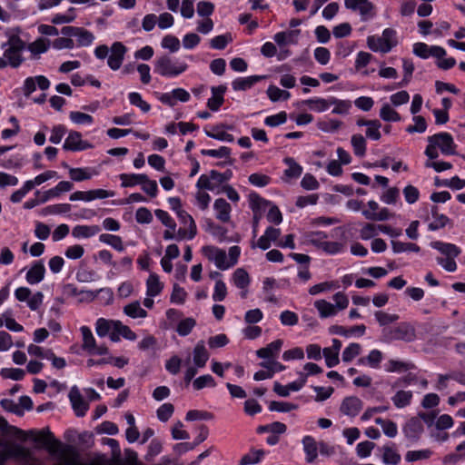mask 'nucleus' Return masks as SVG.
Instances as JSON below:
<instances>
[{
  "instance_id": "obj_37",
  "label": "nucleus",
  "mask_w": 465,
  "mask_h": 465,
  "mask_svg": "<svg viewBox=\"0 0 465 465\" xmlns=\"http://www.w3.org/2000/svg\"><path fill=\"white\" fill-rule=\"evenodd\" d=\"M302 104L308 105L311 110L321 113L326 111L331 105V97L329 99L311 98L304 100Z\"/></svg>"
},
{
  "instance_id": "obj_31",
  "label": "nucleus",
  "mask_w": 465,
  "mask_h": 465,
  "mask_svg": "<svg viewBox=\"0 0 465 465\" xmlns=\"http://www.w3.org/2000/svg\"><path fill=\"white\" fill-rule=\"evenodd\" d=\"M314 306L318 310L321 318L334 316L337 313L336 307L325 300L316 301Z\"/></svg>"
},
{
  "instance_id": "obj_25",
  "label": "nucleus",
  "mask_w": 465,
  "mask_h": 465,
  "mask_svg": "<svg viewBox=\"0 0 465 465\" xmlns=\"http://www.w3.org/2000/svg\"><path fill=\"white\" fill-rule=\"evenodd\" d=\"M45 269L41 262H36L27 272L26 281L30 284L40 282L45 277Z\"/></svg>"
},
{
  "instance_id": "obj_30",
  "label": "nucleus",
  "mask_w": 465,
  "mask_h": 465,
  "mask_svg": "<svg viewBox=\"0 0 465 465\" xmlns=\"http://www.w3.org/2000/svg\"><path fill=\"white\" fill-rule=\"evenodd\" d=\"M431 215L433 221L429 224V230L430 231L443 228L450 221L446 215L439 213V208L437 206L431 207Z\"/></svg>"
},
{
  "instance_id": "obj_53",
  "label": "nucleus",
  "mask_w": 465,
  "mask_h": 465,
  "mask_svg": "<svg viewBox=\"0 0 465 465\" xmlns=\"http://www.w3.org/2000/svg\"><path fill=\"white\" fill-rule=\"evenodd\" d=\"M298 409V405L286 402V401H272L269 404V410L271 411H279V412H289Z\"/></svg>"
},
{
  "instance_id": "obj_46",
  "label": "nucleus",
  "mask_w": 465,
  "mask_h": 465,
  "mask_svg": "<svg viewBox=\"0 0 465 465\" xmlns=\"http://www.w3.org/2000/svg\"><path fill=\"white\" fill-rule=\"evenodd\" d=\"M392 251L395 253H401L404 252H419L420 248L412 242H402L399 241H391Z\"/></svg>"
},
{
  "instance_id": "obj_40",
  "label": "nucleus",
  "mask_w": 465,
  "mask_h": 465,
  "mask_svg": "<svg viewBox=\"0 0 465 465\" xmlns=\"http://www.w3.org/2000/svg\"><path fill=\"white\" fill-rule=\"evenodd\" d=\"M99 241L112 246L118 252H123L124 249L122 238L118 235L103 233L99 236Z\"/></svg>"
},
{
  "instance_id": "obj_28",
  "label": "nucleus",
  "mask_w": 465,
  "mask_h": 465,
  "mask_svg": "<svg viewBox=\"0 0 465 465\" xmlns=\"http://www.w3.org/2000/svg\"><path fill=\"white\" fill-rule=\"evenodd\" d=\"M146 287L147 296L154 297L161 293L163 285L156 273H151L146 281Z\"/></svg>"
},
{
  "instance_id": "obj_49",
  "label": "nucleus",
  "mask_w": 465,
  "mask_h": 465,
  "mask_svg": "<svg viewBox=\"0 0 465 465\" xmlns=\"http://www.w3.org/2000/svg\"><path fill=\"white\" fill-rule=\"evenodd\" d=\"M382 450V460L385 464L397 465L400 463L401 455L395 450L390 446H384Z\"/></svg>"
},
{
  "instance_id": "obj_38",
  "label": "nucleus",
  "mask_w": 465,
  "mask_h": 465,
  "mask_svg": "<svg viewBox=\"0 0 465 465\" xmlns=\"http://www.w3.org/2000/svg\"><path fill=\"white\" fill-rule=\"evenodd\" d=\"M124 313L131 318H145L147 316V312L143 309L138 301L131 302L124 306Z\"/></svg>"
},
{
  "instance_id": "obj_58",
  "label": "nucleus",
  "mask_w": 465,
  "mask_h": 465,
  "mask_svg": "<svg viewBox=\"0 0 465 465\" xmlns=\"http://www.w3.org/2000/svg\"><path fill=\"white\" fill-rule=\"evenodd\" d=\"M413 121L415 123V124L413 125H409L407 128H406V132L409 133V134H414V133H420V134H422L426 131L427 129V123H426V120L423 116L421 115H414L413 116Z\"/></svg>"
},
{
  "instance_id": "obj_5",
  "label": "nucleus",
  "mask_w": 465,
  "mask_h": 465,
  "mask_svg": "<svg viewBox=\"0 0 465 465\" xmlns=\"http://www.w3.org/2000/svg\"><path fill=\"white\" fill-rule=\"evenodd\" d=\"M383 336L385 341H402L405 342L413 341L416 338V331L414 327L408 322H401L399 325L383 330Z\"/></svg>"
},
{
  "instance_id": "obj_42",
  "label": "nucleus",
  "mask_w": 465,
  "mask_h": 465,
  "mask_svg": "<svg viewBox=\"0 0 465 465\" xmlns=\"http://www.w3.org/2000/svg\"><path fill=\"white\" fill-rule=\"evenodd\" d=\"M353 153L356 156L362 157L366 153V140L361 134H353L351 139Z\"/></svg>"
},
{
  "instance_id": "obj_26",
  "label": "nucleus",
  "mask_w": 465,
  "mask_h": 465,
  "mask_svg": "<svg viewBox=\"0 0 465 465\" xmlns=\"http://www.w3.org/2000/svg\"><path fill=\"white\" fill-rule=\"evenodd\" d=\"M300 34V29H294L288 32H279L274 35L273 39L279 45L295 44Z\"/></svg>"
},
{
  "instance_id": "obj_34",
  "label": "nucleus",
  "mask_w": 465,
  "mask_h": 465,
  "mask_svg": "<svg viewBox=\"0 0 465 465\" xmlns=\"http://www.w3.org/2000/svg\"><path fill=\"white\" fill-rule=\"evenodd\" d=\"M412 392L411 391H398L391 398L394 406L398 409L404 408L411 404Z\"/></svg>"
},
{
  "instance_id": "obj_24",
  "label": "nucleus",
  "mask_w": 465,
  "mask_h": 465,
  "mask_svg": "<svg viewBox=\"0 0 465 465\" xmlns=\"http://www.w3.org/2000/svg\"><path fill=\"white\" fill-rule=\"evenodd\" d=\"M249 203L253 214L260 213L261 215H262V213L266 210L267 206L271 204V202L261 197L255 192L249 194Z\"/></svg>"
},
{
  "instance_id": "obj_50",
  "label": "nucleus",
  "mask_w": 465,
  "mask_h": 465,
  "mask_svg": "<svg viewBox=\"0 0 465 465\" xmlns=\"http://www.w3.org/2000/svg\"><path fill=\"white\" fill-rule=\"evenodd\" d=\"M268 97L272 102H277L279 100H288L291 96V94L288 91L282 90L275 85H270L267 89Z\"/></svg>"
},
{
  "instance_id": "obj_29",
  "label": "nucleus",
  "mask_w": 465,
  "mask_h": 465,
  "mask_svg": "<svg viewBox=\"0 0 465 465\" xmlns=\"http://www.w3.org/2000/svg\"><path fill=\"white\" fill-rule=\"evenodd\" d=\"M177 217L179 218L181 223L188 227V239H193L197 233V227L193 218L184 210L178 211Z\"/></svg>"
},
{
  "instance_id": "obj_47",
  "label": "nucleus",
  "mask_w": 465,
  "mask_h": 465,
  "mask_svg": "<svg viewBox=\"0 0 465 465\" xmlns=\"http://www.w3.org/2000/svg\"><path fill=\"white\" fill-rule=\"evenodd\" d=\"M361 213L367 220L375 222L387 221L391 215L387 208H381L378 213L362 210Z\"/></svg>"
},
{
  "instance_id": "obj_51",
  "label": "nucleus",
  "mask_w": 465,
  "mask_h": 465,
  "mask_svg": "<svg viewBox=\"0 0 465 465\" xmlns=\"http://www.w3.org/2000/svg\"><path fill=\"white\" fill-rule=\"evenodd\" d=\"M331 105H335L332 109V114H347L351 104L348 100H339L335 97H331Z\"/></svg>"
},
{
  "instance_id": "obj_54",
  "label": "nucleus",
  "mask_w": 465,
  "mask_h": 465,
  "mask_svg": "<svg viewBox=\"0 0 465 465\" xmlns=\"http://www.w3.org/2000/svg\"><path fill=\"white\" fill-rule=\"evenodd\" d=\"M216 382L212 375L205 374L196 378L193 382V387L196 391H200L205 387H215Z\"/></svg>"
},
{
  "instance_id": "obj_60",
  "label": "nucleus",
  "mask_w": 465,
  "mask_h": 465,
  "mask_svg": "<svg viewBox=\"0 0 465 465\" xmlns=\"http://www.w3.org/2000/svg\"><path fill=\"white\" fill-rule=\"evenodd\" d=\"M195 325V320L193 318L189 317L184 320H182L179 322L176 328V331L180 336H186L192 331Z\"/></svg>"
},
{
  "instance_id": "obj_11",
  "label": "nucleus",
  "mask_w": 465,
  "mask_h": 465,
  "mask_svg": "<svg viewBox=\"0 0 465 465\" xmlns=\"http://www.w3.org/2000/svg\"><path fill=\"white\" fill-rule=\"evenodd\" d=\"M430 139L438 143V147L445 155L456 154V144L449 133H439L430 136Z\"/></svg>"
},
{
  "instance_id": "obj_4",
  "label": "nucleus",
  "mask_w": 465,
  "mask_h": 465,
  "mask_svg": "<svg viewBox=\"0 0 465 465\" xmlns=\"http://www.w3.org/2000/svg\"><path fill=\"white\" fill-rule=\"evenodd\" d=\"M188 65L184 62L173 61L168 55H162L155 60L154 71L162 76L174 77L185 72Z\"/></svg>"
},
{
  "instance_id": "obj_52",
  "label": "nucleus",
  "mask_w": 465,
  "mask_h": 465,
  "mask_svg": "<svg viewBox=\"0 0 465 465\" xmlns=\"http://www.w3.org/2000/svg\"><path fill=\"white\" fill-rule=\"evenodd\" d=\"M380 117L386 122H399L401 120L400 114L388 104H383L381 108Z\"/></svg>"
},
{
  "instance_id": "obj_1",
  "label": "nucleus",
  "mask_w": 465,
  "mask_h": 465,
  "mask_svg": "<svg viewBox=\"0 0 465 465\" xmlns=\"http://www.w3.org/2000/svg\"><path fill=\"white\" fill-rule=\"evenodd\" d=\"M0 432L5 436L17 438L22 440H25L26 437L30 435L34 441L42 443L51 454L57 453L62 446L61 441L54 438L49 428H44L39 431L32 430L25 432L15 426L10 425L3 416H0Z\"/></svg>"
},
{
  "instance_id": "obj_63",
  "label": "nucleus",
  "mask_w": 465,
  "mask_h": 465,
  "mask_svg": "<svg viewBox=\"0 0 465 465\" xmlns=\"http://www.w3.org/2000/svg\"><path fill=\"white\" fill-rule=\"evenodd\" d=\"M79 46H88L94 40V35L88 30L80 27L76 36Z\"/></svg>"
},
{
  "instance_id": "obj_17",
  "label": "nucleus",
  "mask_w": 465,
  "mask_h": 465,
  "mask_svg": "<svg viewBox=\"0 0 465 465\" xmlns=\"http://www.w3.org/2000/svg\"><path fill=\"white\" fill-rule=\"evenodd\" d=\"M224 128L230 129V130L232 129V126H228L226 124H221L213 126V128H212L213 131L205 130L204 132H205V134L210 138L219 140V141L229 142V143L233 142V140H234L233 135L224 132L223 131Z\"/></svg>"
},
{
  "instance_id": "obj_45",
  "label": "nucleus",
  "mask_w": 465,
  "mask_h": 465,
  "mask_svg": "<svg viewBox=\"0 0 465 465\" xmlns=\"http://www.w3.org/2000/svg\"><path fill=\"white\" fill-rule=\"evenodd\" d=\"M283 162L288 165L284 173L289 178H298L302 173V167L292 157L284 158Z\"/></svg>"
},
{
  "instance_id": "obj_57",
  "label": "nucleus",
  "mask_w": 465,
  "mask_h": 465,
  "mask_svg": "<svg viewBox=\"0 0 465 465\" xmlns=\"http://www.w3.org/2000/svg\"><path fill=\"white\" fill-rule=\"evenodd\" d=\"M129 102L131 104L137 106L143 113H147L151 109V105L143 100L142 95L137 92H132L128 95Z\"/></svg>"
},
{
  "instance_id": "obj_15",
  "label": "nucleus",
  "mask_w": 465,
  "mask_h": 465,
  "mask_svg": "<svg viewBox=\"0 0 465 465\" xmlns=\"http://www.w3.org/2000/svg\"><path fill=\"white\" fill-rule=\"evenodd\" d=\"M227 90L225 85H218L213 86L211 88L212 96L207 101V107L213 111L216 112L220 109L224 102L223 95Z\"/></svg>"
},
{
  "instance_id": "obj_16",
  "label": "nucleus",
  "mask_w": 465,
  "mask_h": 465,
  "mask_svg": "<svg viewBox=\"0 0 465 465\" xmlns=\"http://www.w3.org/2000/svg\"><path fill=\"white\" fill-rule=\"evenodd\" d=\"M283 341L281 339L275 340L269 343L266 347L261 348L256 351L257 357L261 359H274L281 351Z\"/></svg>"
},
{
  "instance_id": "obj_20",
  "label": "nucleus",
  "mask_w": 465,
  "mask_h": 465,
  "mask_svg": "<svg viewBox=\"0 0 465 465\" xmlns=\"http://www.w3.org/2000/svg\"><path fill=\"white\" fill-rule=\"evenodd\" d=\"M193 363L196 368H203L209 359V353L205 348L204 341L197 342L193 349Z\"/></svg>"
},
{
  "instance_id": "obj_23",
  "label": "nucleus",
  "mask_w": 465,
  "mask_h": 465,
  "mask_svg": "<svg viewBox=\"0 0 465 465\" xmlns=\"http://www.w3.org/2000/svg\"><path fill=\"white\" fill-rule=\"evenodd\" d=\"M216 211V218L223 223H227L231 218V205L223 198L216 199L213 204Z\"/></svg>"
},
{
  "instance_id": "obj_39",
  "label": "nucleus",
  "mask_w": 465,
  "mask_h": 465,
  "mask_svg": "<svg viewBox=\"0 0 465 465\" xmlns=\"http://www.w3.org/2000/svg\"><path fill=\"white\" fill-rule=\"evenodd\" d=\"M302 444L307 455V461L312 462L317 458V446L315 440L311 436H305L302 440Z\"/></svg>"
},
{
  "instance_id": "obj_32",
  "label": "nucleus",
  "mask_w": 465,
  "mask_h": 465,
  "mask_svg": "<svg viewBox=\"0 0 465 465\" xmlns=\"http://www.w3.org/2000/svg\"><path fill=\"white\" fill-rule=\"evenodd\" d=\"M415 366L411 362H405L398 360H389L385 365V371L388 372H403L413 369Z\"/></svg>"
},
{
  "instance_id": "obj_18",
  "label": "nucleus",
  "mask_w": 465,
  "mask_h": 465,
  "mask_svg": "<svg viewBox=\"0 0 465 465\" xmlns=\"http://www.w3.org/2000/svg\"><path fill=\"white\" fill-rule=\"evenodd\" d=\"M264 75H252L248 77L236 78L232 83V86L235 91H245L252 88L255 84L264 79Z\"/></svg>"
},
{
  "instance_id": "obj_22",
  "label": "nucleus",
  "mask_w": 465,
  "mask_h": 465,
  "mask_svg": "<svg viewBox=\"0 0 465 465\" xmlns=\"http://www.w3.org/2000/svg\"><path fill=\"white\" fill-rule=\"evenodd\" d=\"M330 333L331 334H337L344 337H348L353 334H358L359 336H362L365 333L366 326L364 324L353 326L351 329L347 330L343 326L340 325H333L331 326Z\"/></svg>"
},
{
  "instance_id": "obj_62",
  "label": "nucleus",
  "mask_w": 465,
  "mask_h": 465,
  "mask_svg": "<svg viewBox=\"0 0 465 465\" xmlns=\"http://www.w3.org/2000/svg\"><path fill=\"white\" fill-rule=\"evenodd\" d=\"M1 376L5 379H11L14 381H21L25 377V371L15 368H4L0 372Z\"/></svg>"
},
{
  "instance_id": "obj_48",
  "label": "nucleus",
  "mask_w": 465,
  "mask_h": 465,
  "mask_svg": "<svg viewBox=\"0 0 465 465\" xmlns=\"http://www.w3.org/2000/svg\"><path fill=\"white\" fill-rule=\"evenodd\" d=\"M70 178L74 182H83L92 178L89 168H69Z\"/></svg>"
},
{
  "instance_id": "obj_43",
  "label": "nucleus",
  "mask_w": 465,
  "mask_h": 465,
  "mask_svg": "<svg viewBox=\"0 0 465 465\" xmlns=\"http://www.w3.org/2000/svg\"><path fill=\"white\" fill-rule=\"evenodd\" d=\"M81 332L83 335V349L88 352H94L95 349V339L87 326L81 327Z\"/></svg>"
},
{
  "instance_id": "obj_35",
  "label": "nucleus",
  "mask_w": 465,
  "mask_h": 465,
  "mask_svg": "<svg viewBox=\"0 0 465 465\" xmlns=\"http://www.w3.org/2000/svg\"><path fill=\"white\" fill-rule=\"evenodd\" d=\"M49 40L45 38H38L35 42L28 45L27 49L31 52L34 58H38V55L45 53L49 48Z\"/></svg>"
},
{
  "instance_id": "obj_13",
  "label": "nucleus",
  "mask_w": 465,
  "mask_h": 465,
  "mask_svg": "<svg viewBox=\"0 0 465 465\" xmlns=\"http://www.w3.org/2000/svg\"><path fill=\"white\" fill-rule=\"evenodd\" d=\"M69 399L76 416H84L89 408V404L83 399V396L76 386L72 387L70 390Z\"/></svg>"
},
{
  "instance_id": "obj_12",
  "label": "nucleus",
  "mask_w": 465,
  "mask_h": 465,
  "mask_svg": "<svg viewBox=\"0 0 465 465\" xmlns=\"http://www.w3.org/2000/svg\"><path fill=\"white\" fill-rule=\"evenodd\" d=\"M403 433L411 441H417L423 432V424L418 417H412L403 426Z\"/></svg>"
},
{
  "instance_id": "obj_21",
  "label": "nucleus",
  "mask_w": 465,
  "mask_h": 465,
  "mask_svg": "<svg viewBox=\"0 0 465 465\" xmlns=\"http://www.w3.org/2000/svg\"><path fill=\"white\" fill-rule=\"evenodd\" d=\"M430 246L446 257H458L460 254V249L453 243L435 241L430 242Z\"/></svg>"
},
{
  "instance_id": "obj_55",
  "label": "nucleus",
  "mask_w": 465,
  "mask_h": 465,
  "mask_svg": "<svg viewBox=\"0 0 465 465\" xmlns=\"http://www.w3.org/2000/svg\"><path fill=\"white\" fill-rule=\"evenodd\" d=\"M112 324L114 326V330L118 332V334L122 335L124 339L129 341H134L136 339V334L128 326L124 325L121 322H112Z\"/></svg>"
},
{
  "instance_id": "obj_9",
  "label": "nucleus",
  "mask_w": 465,
  "mask_h": 465,
  "mask_svg": "<svg viewBox=\"0 0 465 465\" xmlns=\"http://www.w3.org/2000/svg\"><path fill=\"white\" fill-rule=\"evenodd\" d=\"M92 147L93 145L89 142L84 141L82 134L76 131H71L69 133L63 145L65 151L73 152L84 151Z\"/></svg>"
},
{
  "instance_id": "obj_61",
  "label": "nucleus",
  "mask_w": 465,
  "mask_h": 465,
  "mask_svg": "<svg viewBox=\"0 0 465 465\" xmlns=\"http://www.w3.org/2000/svg\"><path fill=\"white\" fill-rule=\"evenodd\" d=\"M374 316L381 326H386L388 324L393 323L399 319V315L390 314L383 311L375 312Z\"/></svg>"
},
{
  "instance_id": "obj_44",
  "label": "nucleus",
  "mask_w": 465,
  "mask_h": 465,
  "mask_svg": "<svg viewBox=\"0 0 465 465\" xmlns=\"http://www.w3.org/2000/svg\"><path fill=\"white\" fill-rule=\"evenodd\" d=\"M402 67L404 71V76L402 80L399 83H397L396 87H404L409 84L411 82L413 71H414V64L411 60L403 58L402 59Z\"/></svg>"
},
{
  "instance_id": "obj_14",
  "label": "nucleus",
  "mask_w": 465,
  "mask_h": 465,
  "mask_svg": "<svg viewBox=\"0 0 465 465\" xmlns=\"http://www.w3.org/2000/svg\"><path fill=\"white\" fill-rule=\"evenodd\" d=\"M362 408V401L356 396H350L343 399L340 411L344 415L354 417L359 414Z\"/></svg>"
},
{
  "instance_id": "obj_64",
  "label": "nucleus",
  "mask_w": 465,
  "mask_h": 465,
  "mask_svg": "<svg viewBox=\"0 0 465 465\" xmlns=\"http://www.w3.org/2000/svg\"><path fill=\"white\" fill-rule=\"evenodd\" d=\"M174 407L172 403H164L161 405L157 411V418L163 422H166L173 415Z\"/></svg>"
},
{
  "instance_id": "obj_33",
  "label": "nucleus",
  "mask_w": 465,
  "mask_h": 465,
  "mask_svg": "<svg viewBox=\"0 0 465 465\" xmlns=\"http://www.w3.org/2000/svg\"><path fill=\"white\" fill-rule=\"evenodd\" d=\"M100 232L97 225H76L72 232V234L76 238H89L95 235Z\"/></svg>"
},
{
  "instance_id": "obj_59",
  "label": "nucleus",
  "mask_w": 465,
  "mask_h": 465,
  "mask_svg": "<svg viewBox=\"0 0 465 465\" xmlns=\"http://www.w3.org/2000/svg\"><path fill=\"white\" fill-rule=\"evenodd\" d=\"M264 452L262 450H253L245 454L240 461V465H252L258 463Z\"/></svg>"
},
{
  "instance_id": "obj_8",
  "label": "nucleus",
  "mask_w": 465,
  "mask_h": 465,
  "mask_svg": "<svg viewBox=\"0 0 465 465\" xmlns=\"http://www.w3.org/2000/svg\"><path fill=\"white\" fill-rule=\"evenodd\" d=\"M110 51L111 54L107 56V64L112 70L116 71L121 67L123 64L124 54L127 52V48L124 45L123 43L114 42L112 45Z\"/></svg>"
},
{
  "instance_id": "obj_3",
  "label": "nucleus",
  "mask_w": 465,
  "mask_h": 465,
  "mask_svg": "<svg viewBox=\"0 0 465 465\" xmlns=\"http://www.w3.org/2000/svg\"><path fill=\"white\" fill-rule=\"evenodd\" d=\"M398 45L396 31L392 28L383 30L381 36L370 35L367 45L373 52L389 53Z\"/></svg>"
},
{
  "instance_id": "obj_10",
  "label": "nucleus",
  "mask_w": 465,
  "mask_h": 465,
  "mask_svg": "<svg viewBox=\"0 0 465 465\" xmlns=\"http://www.w3.org/2000/svg\"><path fill=\"white\" fill-rule=\"evenodd\" d=\"M203 251L210 260L214 262L218 269L224 271L231 268L225 251L213 246H205Z\"/></svg>"
},
{
  "instance_id": "obj_6",
  "label": "nucleus",
  "mask_w": 465,
  "mask_h": 465,
  "mask_svg": "<svg viewBox=\"0 0 465 465\" xmlns=\"http://www.w3.org/2000/svg\"><path fill=\"white\" fill-rule=\"evenodd\" d=\"M8 45L9 46L5 49L4 56L10 66L17 68L24 62L21 53L25 48V43L18 36H12Z\"/></svg>"
},
{
  "instance_id": "obj_2",
  "label": "nucleus",
  "mask_w": 465,
  "mask_h": 465,
  "mask_svg": "<svg viewBox=\"0 0 465 465\" xmlns=\"http://www.w3.org/2000/svg\"><path fill=\"white\" fill-rule=\"evenodd\" d=\"M54 465H112V463L104 454H94L84 462L74 446L65 445L61 450L59 461Z\"/></svg>"
},
{
  "instance_id": "obj_41",
  "label": "nucleus",
  "mask_w": 465,
  "mask_h": 465,
  "mask_svg": "<svg viewBox=\"0 0 465 465\" xmlns=\"http://www.w3.org/2000/svg\"><path fill=\"white\" fill-rule=\"evenodd\" d=\"M232 280L235 286L239 289H246L250 284L249 274L242 268H238L234 271Z\"/></svg>"
},
{
  "instance_id": "obj_36",
  "label": "nucleus",
  "mask_w": 465,
  "mask_h": 465,
  "mask_svg": "<svg viewBox=\"0 0 465 465\" xmlns=\"http://www.w3.org/2000/svg\"><path fill=\"white\" fill-rule=\"evenodd\" d=\"M203 155L211 156L214 158H227L228 164H232L233 159L230 157L231 149L227 146H221L219 149H203L201 151Z\"/></svg>"
},
{
  "instance_id": "obj_19",
  "label": "nucleus",
  "mask_w": 465,
  "mask_h": 465,
  "mask_svg": "<svg viewBox=\"0 0 465 465\" xmlns=\"http://www.w3.org/2000/svg\"><path fill=\"white\" fill-rule=\"evenodd\" d=\"M383 360V353L377 349L371 350L365 357L358 360L360 365H367L371 369H379L381 361Z\"/></svg>"
},
{
  "instance_id": "obj_27",
  "label": "nucleus",
  "mask_w": 465,
  "mask_h": 465,
  "mask_svg": "<svg viewBox=\"0 0 465 465\" xmlns=\"http://www.w3.org/2000/svg\"><path fill=\"white\" fill-rule=\"evenodd\" d=\"M119 178L122 182V187H134L137 184H142L144 181H147V175L143 173H121Z\"/></svg>"
},
{
  "instance_id": "obj_7",
  "label": "nucleus",
  "mask_w": 465,
  "mask_h": 465,
  "mask_svg": "<svg viewBox=\"0 0 465 465\" xmlns=\"http://www.w3.org/2000/svg\"><path fill=\"white\" fill-rule=\"evenodd\" d=\"M344 5L352 12H359L361 21H368L376 15L375 5L370 0H344Z\"/></svg>"
},
{
  "instance_id": "obj_56",
  "label": "nucleus",
  "mask_w": 465,
  "mask_h": 465,
  "mask_svg": "<svg viewBox=\"0 0 465 465\" xmlns=\"http://www.w3.org/2000/svg\"><path fill=\"white\" fill-rule=\"evenodd\" d=\"M361 347L359 343L352 342L342 351V361L344 362L351 361L361 353Z\"/></svg>"
}]
</instances>
